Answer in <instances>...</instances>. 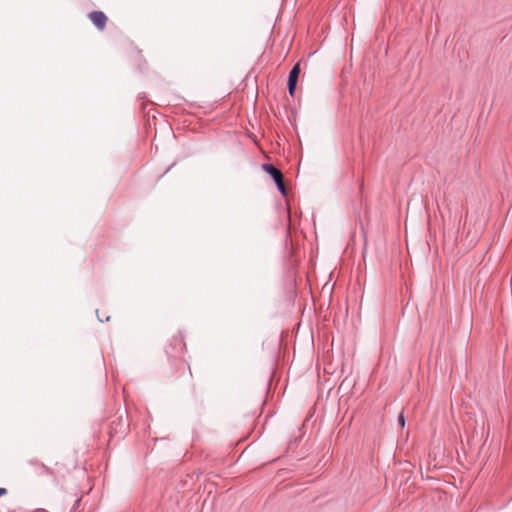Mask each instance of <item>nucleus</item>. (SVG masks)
<instances>
[{
    "instance_id": "2",
    "label": "nucleus",
    "mask_w": 512,
    "mask_h": 512,
    "mask_svg": "<svg viewBox=\"0 0 512 512\" xmlns=\"http://www.w3.org/2000/svg\"><path fill=\"white\" fill-rule=\"evenodd\" d=\"M299 73H300V64L298 63L291 69V71L289 72V76H288L287 88H288V92L291 96H293L295 93Z\"/></svg>"
},
{
    "instance_id": "7",
    "label": "nucleus",
    "mask_w": 512,
    "mask_h": 512,
    "mask_svg": "<svg viewBox=\"0 0 512 512\" xmlns=\"http://www.w3.org/2000/svg\"><path fill=\"white\" fill-rule=\"evenodd\" d=\"M7 494L6 488H0V497Z\"/></svg>"
},
{
    "instance_id": "1",
    "label": "nucleus",
    "mask_w": 512,
    "mask_h": 512,
    "mask_svg": "<svg viewBox=\"0 0 512 512\" xmlns=\"http://www.w3.org/2000/svg\"><path fill=\"white\" fill-rule=\"evenodd\" d=\"M88 18L95 25L98 30H104L107 23V16L102 11H92L89 13Z\"/></svg>"
},
{
    "instance_id": "4",
    "label": "nucleus",
    "mask_w": 512,
    "mask_h": 512,
    "mask_svg": "<svg viewBox=\"0 0 512 512\" xmlns=\"http://www.w3.org/2000/svg\"><path fill=\"white\" fill-rule=\"evenodd\" d=\"M30 464L35 467L38 475H52V470L45 464L38 461H30Z\"/></svg>"
},
{
    "instance_id": "3",
    "label": "nucleus",
    "mask_w": 512,
    "mask_h": 512,
    "mask_svg": "<svg viewBox=\"0 0 512 512\" xmlns=\"http://www.w3.org/2000/svg\"><path fill=\"white\" fill-rule=\"evenodd\" d=\"M263 170L271 176L275 183L284 178L282 172L272 164H264Z\"/></svg>"
},
{
    "instance_id": "5",
    "label": "nucleus",
    "mask_w": 512,
    "mask_h": 512,
    "mask_svg": "<svg viewBox=\"0 0 512 512\" xmlns=\"http://www.w3.org/2000/svg\"><path fill=\"white\" fill-rule=\"evenodd\" d=\"M276 186H277V189L279 190V192L282 194V195H286L287 191H286V187L284 185V178L281 179L280 181L276 182L275 183Z\"/></svg>"
},
{
    "instance_id": "6",
    "label": "nucleus",
    "mask_w": 512,
    "mask_h": 512,
    "mask_svg": "<svg viewBox=\"0 0 512 512\" xmlns=\"http://www.w3.org/2000/svg\"><path fill=\"white\" fill-rule=\"evenodd\" d=\"M397 422L401 428L405 426V417L403 413H400L397 418Z\"/></svg>"
}]
</instances>
